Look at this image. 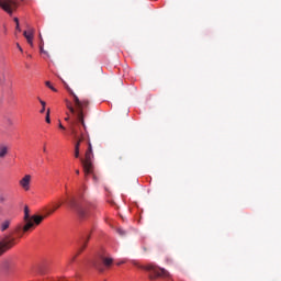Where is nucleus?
I'll use <instances>...</instances> for the list:
<instances>
[{
	"mask_svg": "<svg viewBox=\"0 0 281 281\" xmlns=\"http://www.w3.org/2000/svg\"><path fill=\"white\" fill-rule=\"evenodd\" d=\"M58 207H60V204L55 205L53 209L48 210L47 214H54Z\"/></svg>",
	"mask_w": 281,
	"mask_h": 281,
	"instance_id": "15",
	"label": "nucleus"
},
{
	"mask_svg": "<svg viewBox=\"0 0 281 281\" xmlns=\"http://www.w3.org/2000/svg\"><path fill=\"white\" fill-rule=\"evenodd\" d=\"M46 122H47V124L52 123V119L49 117V109L46 112Z\"/></svg>",
	"mask_w": 281,
	"mask_h": 281,
	"instance_id": "19",
	"label": "nucleus"
},
{
	"mask_svg": "<svg viewBox=\"0 0 281 281\" xmlns=\"http://www.w3.org/2000/svg\"><path fill=\"white\" fill-rule=\"evenodd\" d=\"M32 183V176L25 175L20 181L19 184L22 189L25 190V192L30 191V184Z\"/></svg>",
	"mask_w": 281,
	"mask_h": 281,
	"instance_id": "7",
	"label": "nucleus"
},
{
	"mask_svg": "<svg viewBox=\"0 0 281 281\" xmlns=\"http://www.w3.org/2000/svg\"><path fill=\"white\" fill-rule=\"evenodd\" d=\"M81 249H85V244H82Z\"/></svg>",
	"mask_w": 281,
	"mask_h": 281,
	"instance_id": "34",
	"label": "nucleus"
},
{
	"mask_svg": "<svg viewBox=\"0 0 281 281\" xmlns=\"http://www.w3.org/2000/svg\"><path fill=\"white\" fill-rule=\"evenodd\" d=\"M75 157L78 159L80 157V149H75Z\"/></svg>",
	"mask_w": 281,
	"mask_h": 281,
	"instance_id": "21",
	"label": "nucleus"
},
{
	"mask_svg": "<svg viewBox=\"0 0 281 281\" xmlns=\"http://www.w3.org/2000/svg\"><path fill=\"white\" fill-rule=\"evenodd\" d=\"M76 175H80V170L77 169V170H76Z\"/></svg>",
	"mask_w": 281,
	"mask_h": 281,
	"instance_id": "31",
	"label": "nucleus"
},
{
	"mask_svg": "<svg viewBox=\"0 0 281 281\" xmlns=\"http://www.w3.org/2000/svg\"><path fill=\"white\" fill-rule=\"evenodd\" d=\"M66 88L69 91V93H71V95L74 97L75 105L78 109L77 117H78L79 122L82 124L83 128H86L85 114L82 113V109H85V106H87V104H89V102L88 101H80L78 95H76V93H74V90H71V88H69V86H66Z\"/></svg>",
	"mask_w": 281,
	"mask_h": 281,
	"instance_id": "4",
	"label": "nucleus"
},
{
	"mask_svg": "<svg viewBox=\"0 0 281 281\" xmlns=\"http://www.w3.org/2000/svg\"><path fill=\"white\" fill-rule=\"evenodd\" d=\"M102 262L104 267H111L113 265V258L111 257H103Z\"/></svg>",
	"mask_w": 281,
	"mask_h": 281,
	"instance_id": "12",
	"label": "nucleus"
},
{
	"mask_svg": "<svg viewBox=\"0 0 281 281\" xmlns=\"http://www.w3.org/2000/svg\"><path fill=\"white\" fill-rule=\"evenodd\" d=\"M92 267L97 269L100 273H103L104 267H102V262L100 261H93Z\"/></svg>",
	"mask_w": 281,
	"mask_h": 281,
	"instance_id": "11",
	"label": "nucleus"
},
{
	"mask_svg": "<svg viewBox=\"0 0 281 281\" xmlns=\"http://www.w3.org/2000/svg\"><path fill=\"white\" fill-rule=\"evenodd\" d=\"M65 120H66V122H69V117H66Z\"/></svg>",
	"mask_w": 281,
	"mask_h": 281,
	"instance_id": "33",
	"label": "nucleus"
},
{
	"mask_svg": "<svg viewBox=\"0 0 281 281\" xmlns=\"http://www.w3.org/2000/svg\"><path fill=\"white\" fill-rule=\"evenodd\" d=\"M76 256L77 255H75L74 257L70 258V262H74V260H76Z\"/></svg>",
	"mask_w": 281,
	"mask_h": 281,
	"instance_id": "27",
	"label": "nucleus"
},
{
	"mask_svg": "<svg viewBox=\"0 0 281 281\" xmlns=\"http://www.w3.org/2000/svg\"><path fill=\"white\" fill-rule=\"evenodd\" d=\"M8 155V146L1 144L0 145V159H4V157Z\"/></svg>",
	"mask_w": 281,
	"mask_h": 281,
	"instance_id": "10",
	"label": "nucleus"
},
{
	"mask_svg": "<svg viewBox=\"0 0 281 281\" xmlns=\"http://www.w3.org/2000/svg\"><path fill=\"white\" fill-rule=\"evenodd\" d=\"M140 269H144L149 273L150 280H155V278H170V272H168V270L159 268L153 263L140 266Z\"/></svg>",
	"mask_w": 281,
	"mask_h": 281,
	"instance_id": "3",
	"label": "nucleus"
},
{
	"mask_svg": "<svg viewBox=\"0 0 281 281\" xmlns=\"http://www.w3.org/2000/svg\"><path fill=\"white\" fill-rule=\"evenodd\" d=\"M0 203H5V196L0 195Z\"/></svg>",
	"mask_w": 281,
	"mask_h": 281,
	"instance_id": "23",
	"label": "nucleus"
},
{
	"mask_svg": "<svg viewBox=\"0 0 281 281\" xmlns=\"http://www.w3.org/2000/svg\"><path fill=\"white\" fill-rule=\"evenodd\" d=\"M67 104V109L70 111V113H76V110L74 109V106H71V103L69 101H66Z\"/></svg>",
	"mask_w": 281,
	"mask_h": 281,
	"instance_id": "14",
	"label": "nucleus"
},
{
	"mask_svg": "<svg viewBox=\"0 0 281 281\" xmlns=\"http://www.w3.org/2000/svg\"><path fill=\"white\" fill-rule=\"evenodd\" d=\"M40 104H42V109H41L40 113H45V106H46L45 101L40 99Z\"/></svg>",
	"mask_w": 281,
	"mask_h": 281,
	"instance_id": "17",
	"label": "nucleus"
},
{
	"mask_svg": "<svg viewBox=\"0 0 281 281\" xmlns=\"http://www.w3.org/2000/svg\"><path fill=\"white\" fill-rule=\"evenodd\" d=\"M117 234H120V236H126V231H124V228H117Z\"/></svg>",
	"mask_w": 281,
	"mask_h": 281,
	"instance_id": "18",
	"label": "nucleus"
},
{
	"mask_svg": "<svg viewBox=\"0 0 281 281\" xmlns=\"http://www.w3.org/2000/svg\"><path fill=\"white\" fill-rule=\"evenodd\" d=\"M16 30L21 32V27L19 26V24H16Z\"/></svg>",
	"mask_w": 281,
	"mask_h": 281,
	"instance_id": "30",
	"label": "nucleus"
},
{
	"mask_svg": "<svg viewBox=\"0 0 281 281\" xmlns=\"http://www.w3.org/2000/svg\"><path fill=\"white\" fill-rule=\"evenodd\" d=\"M41 53L42 54H47V52H45V49H43V46H41Z\"/></svg>",
	"mask_w": 281,
	"mask_h": 281,
	"instance_id": "26",
	"label": "nucleus"
},
{
	"mask_svg": "<svg viewBox=\"0 0 281 281\" xmlns=\"http://www.w3.org/2000/svg\"><path fill=\"white\" fill-rule=\"evenodd\" d=\"M75 150H80V140H78L75 145Z\"/></svg>",
	"mask_w": 281,
	"mask_h": 281,
	"instance_id": "20",
	"label": "nucleus"
},
{
	"mask_svg": "<svg viewBox=\"0 0 281 281\" xmlns=\"http://www.w3.org/2000/svg\"><path fill=\"white\" fill-rule=\"evenodd\" d=\"M25 38H26L29 45H31V47H33L34 46V42H33L34 41V30H31L30 34L26 35Z\"/></svg>",
	"mask_w": 281,
	"mask_h": 281,
	"instance_id": "9",
	"label": "nucleus"
},
{
	"mask_svg": "<svg viewBox=\"0 0 281 281\" xmlns=\"http://www.w3.org/2000/svg\"><path fill=\"white\" fill-rule=\"evenodd\" d=\"M122 262H119L117 265H121Z\"/></svg>",
	"mask_w": 281,
	"mask_h": 281,
	"instance_id": "35",
	"label": "nucleus"
},
{
	"mask_svg": "<svg viewBox=\"0 0 281 281\" xmlns=\"http://www.w3.org/2000/svg\"><path fill=\"white\" fill-rule=\"evenodd\" d=\"M43 151H44V153H47V148L44 147V148H43Z\"/></svg>",
	"mask_w": 281,
	"mask_h": 281,
	"instance_id": "32",
	"label": "nucleus"
},
{
	"mask_svg": "<svg viewBox=\"0 0 281 281\" xmlns=\"http://www.w3.org/2000/svg\"><path fill=\"white\" fill-rule=\"evenodd\" d=\"M0 8L8 12V14H12V10L16 8V3L12 0H0Z\"/></svg>",
	"mask_w": 281,
	"mask_h": 281,
	"instance_id": "6",
	"label": "nucleus"
},
{
	"mask_svg": "<svg viewBox=\"0 0 281 281\" xmlns=\"http://www.w3.org/2000/svg\"><path fill=\"white\" fill-rule=\"evenodd\" d=\"M68 207L77 213V215L79 216V218L83 220V218H87V215L89 214V211H88V205L86 204V202L83 201H80L76 198H71L69 201H68Z\"/></svg>",
	"mask_w": 281,
	"mask_h": 281,
	"instance_id": "1",
	"label": "nucleus"
},
{
	"mask_svg": "<svg viewBox=\"0 0 281 281\" xmlns=\"http://www.w3.org/2000/svg\"><path fill=\"white\" fill-rule=\"evenodd\" d=\"M14 21H15V23L18 25L19 24V18H15Z\"/></svg>",
	"mask_w": 281,
	"mask_h": 281,
	"instance_id": "29",
	"label": "nucleus"
},
{
	"mask_svg": "<svg viewBox=\"0 0 281 281\" xmlns=\"http://www.w3.org/2000/svg\"><path fill=\"white\" fill-rule=\"evenodd\" d=\"M29 34H30V31H29V33H27V31H24V33H23L24 37L29 36Z\"/></svg>",
	"mask_w": 281,
	"mask_h": 281,
	"instance_id": "24",
	"label": "nucleus"
},
{
	"mask_svg": "<svg viewBox=\"0 0 281 281\" xmlns=\"http://www.w3.org/2000/svg\"><path fill=\"white\" fill-rule=\"evenodd\" d=\"M76 126V122H72L70 126V133L75 139H78V128Z\"/></svg>",
	"mask_w": 281,
	"mask_h": 281,
	"instance_id": "8",
	"label": "nucleus"
},
{
	"mask_svg": "<svg viewBox=\"0 0 281 281\" xmlns=\"http://www.w3.org/2000/svg\"><path fill=\"white\" fill-rule=\"evenodd\" d=\"M44 220H45V216L43 215H32L30 217V209L25 206L24 221L26 224L23 226V232H30V229H32V227H34L35 225H41V223H43Z\"/></svg>",
	"mask_w": 281,
	"mask_h": 281,
	"instance_id": "2",
	"label": "nucleus"
},
{
	"mask_svg": "<svg viewBox=\"0 0 281 281\" xmlns=\"http://www.w3.org/2000/svg\"><path fill=\"white\" fill-rule=\"evenodd\" d=\"M45 85H46V87H48V89H50L52 91H55V92L58 91L56 88H54V86H52V82L46 81Z\"/></svg>",
	"mask_w": 281,
	"mask_h": 281,
	"instance_id": "16",
	"label": "nucleus"
},
{
	"mask_svg": "<svg viewBox=\"0 0 281 281\" xmlns=\"http://www.w3.org/2000/svg\"><path fill=\"white\" fill-rule=\"evenodd\" d=\"M18 49H20V52H23V48L21 47V45L16 44Z\"/></svg>",
	"mask_w": 281,
	"mask_h": 281,
	"instance_id": "25",
	"label": "nucleus"
},
{
	"mask_svg": "<svg viewBox=\"0 0 281 281\" xmlns=\"http://www.w3.org/2000/svg\"><path fill=\"white\" fill-rule=\"evenodd\" d=\"M87 153H93V147L91 146V143H89V149L87 150Z\"/></svg>",
	"mask_w": 281,
	"mask_h": 281,
	"instance_id": "22",
	"label": "nucleus"
},
{
	"mask_svg": "<svg viewBox=\"0 0 281 281\" xmlns=\"http://www.w3.org/2000/svg\"><path fill=\"white\" fill-rule=\"evenodd\" d=\"M59 128H61L63 131H65V126H63L61 123H59Z\"/></svg>",
	"mask_w": 281,
	"mask_h": 281,
	"instance_id": "28",
	"label": "nucleus"
},
{
	"mask_svg": "<svg viewBox=\"0 0 281 281\" xmlns=\"http://www.w3.org/2000/svg\"><path fill=\"white\" fill-rule=\"evenodd\" d=\"M8 227H10V220L2 222L0 229H1V232H5V229H8Z\"/></svg>",
	"mask_w": 281,
	"mask_h": 281,
	"instance_id": "13",
	"label": "nucleus"
},
{
	"mask_svg": "<svg viewBox=\"0 0 281 281\" xmlns=\"http://www.w3.org/2000/svg\"><path fill=\"white\" fill-rule=\"evenodd\" d=\"M86 177L93 172V151L86 153V159L81 160Z\"/></svg>",
	"mask_w": 281,
	"mask_h": 281,
	"instance_id": "5",
	"label": "nucleus"
}]
</instances>
